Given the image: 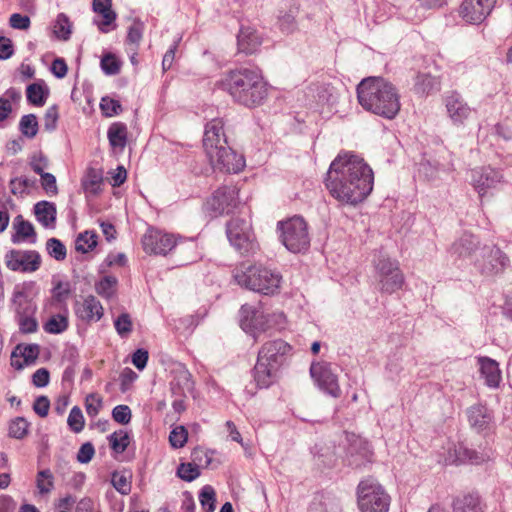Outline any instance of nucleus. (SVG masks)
Masks as SVG:
<instances>
[{"mask_svg":"<svg viewBox=\"0 0 512 512\" xmlns=\"http://www.w3.org/2000/svg\"><path fill=\"white\" fill-rule=\"evenodd\" d=\"M374 174L359 156L344 154L330 164L325 186L333 198L341 203L356 205L372 192Z\"/></svg>","mask_w":512,"mask_h":512,"instance_id":"1","label":"nucleus"},{"mask_svg":"<svg viewBox=\"0 0 512 512\" xmlns=\"http://www.w3.org/2000/svg\"><path fill=\"white\" fill-rule=\"evenodd\" d=\"M234 102L248 108L260 106L268 95L267 84L258 69L238 68L227 72L217 83Z\"/></svg>","mask_w":512,"mask_h":512,"instance_id":"2","label":"nucleus"},{"mask_svg":"<svg viewBox=\"0 0 512 512\" xmlns=\"http://www.w3.org/2000/svg\"><path fill=\"white\" fill-rule=\"evenodd\" d=\"M359 104L385 119H394L400 111V95L396 87L382 77H368L357 86Z\"/></svg>","mask_w":512,"mask_h":512,"instance_id":"3","label":"nucleus"},{"mask_svg":"<svg viewBox=\"0 0 512 512\" xmlns=\"http://www.w3.org/2000/svg\"><path fill=\"white\" fill-rule=\"evenodd\" d=\"M223 126L221 119H212L206 124L203 148L214 171L238 173L244 168L245 159L228 145Z\"/></svg>","mask_w":512,"mask_h":512,"instance_id":"4","label":"nucleus"},{"mask_svg":"<svg viewBox=\"0 0 512 512\" xmlns=\"http://www.w3.org/2000/svg\"><path fill=\"white\" fill-rule=\"evenodd\" d=\"M292 346L281 338L262 344L254 366V380L258 387L268 388L281 376L282 369L292 356Z\"/></svg>","mask_w":512,"mask_h":512,"instance_id":"5","label":"nucleus"},{"mask_svg":"<svg viewBox=\"0 0 512 512\" xmlns=\"http://www.w3.org/2000/svg\"><path fill=\"white\" fill-rule=\"evenodd\" d=\"M233 277L240 286L264 295L277 293L282 281L279 272L257 264H241L235 269Z\"/></svg>","mask_w":512,"mask_h":512,"instance_id":"6","label":"nucleus"},{"mask_svg":"<svg viewBox=\"0 0 512 512\" xmlns=\"http://www.w3.org/2000/svg\"><path fill=\"white\" fill-rule=\"evenodd\" d=\"M357 501L361 512H388L391 498L377 480L370 477L359 483Z\"/></svg>","mask_w":512,"mask_h":512,"instance_id":"7","label":"nucleus"},{"mask_svg":"<svg viewBox=\"0 0 512 512\" xmlns=\"http://www.w3.org/2000/svg\"><path fill=\"white\" fill-rule=\"evenodd\" d=\"M281 231L280 239L283 245L293 253H300L310 246V237L306 221L300 216H294L278 223Z\"/></svg>","mask_w":512,"mask_h":512,"instance_id":"8","label":"nucleus"},{"mask_svg":"<svg viewBox=\"0 0 512 512\" xmlns=\"http://www.w3.org/2000/svg\"><path fill=\"white\" fill-rule=\"evenodd\" d=\"M226 234L230 244L241 255L252 254L258 249L251 231V223L244 218H232L226 224Z\"/></svg>","mask_w":512,"mask_h":512,"instance_id":"9","label":"nucleus"},{"mask_svg":"<svg viewBox=\"0 0 512 512\" xmlns=\"http://www.w3.org/2000/svg\"><path fill=\"white\" fill-rule=\"evenodd\" d=\"M475 268L485 276L501 274L509 266V257L496 245H484L474 260Z\"/></svg>","mask_w":512,"mask_h":512,"instance_id":"10","label":"nucleus"},{"mask_svg":"<svg viewBox=\"0 0 512 512\" xmlns=\"http://www.w3.org/2000/svg\"><path fill=\"white\" fill-rule=\"evenodd\" d=\"M375 269L382 293L392 294L402 288L404 276L397 261L380 256L375 264Z\"/></svg>","mask_w":512,"mask_h":512,"instance_id":"11","label":"nucleus"},{"mask_svg":"<svg viewBox=\"0 0 512 512\" xmlns=\"http://www.w3.org/2000/svg\"><path fill=\"white\" fill-rule=\"evenodd\" d=\"M5 264L12 271L31 273L40 268L41 256L35 250L12 249L5 254Z\"/></svg>","mask_w":512,"mask_h":512,"instance_id":"12","label":"nucleus"},{"mask_svg":"<svg viewBox=\"0 0 512 512\" xmlns=\"http://www.w3.org/2000/svg\"><path fill=\"white\" fill-rule=\"evenodd\" d=\"M238 193L235 186H222L208 199L207 208L215 215L229 214L239 204Z\"/></svg>","mask_w":512,"mask_h":512,"instance_id":"13","label":"nucleus"},{"mask_svg":"<svg viewBox=\"0 0 512 512\" xmlns=\"http://www.w3.org/2000/svg\"><path fill=\"white\" fill-rule=\"evenodd\" d=\"M310 374L320 389L335 398L340 396L341 390L337 376L332 372L330 363L313 362L310 367Z\"/></svg>","mask_w":512,"mask_h":512,"instance_id":"14","label":"nucleus"},{"mask_svg":"<svg viewBox=\"0 0 512 512\" xmlns=\"http://www.w3.org/2000/svg\"><path fill=\"white\" fill-rule=\"evenodd\" d=\"M239 313L241 328L247 333H253L255 340L258 339L257 333L268 330V316L260 309L244 304L241 306Z\"/></svg>","mask_w":512,"mask_h":512,"instance_id":"15","label":"nucleus"},{"mask_svg":"<svg viewBox=\"0 0 512 512\" xmlns=\"http://www.w3.org/2000/svg\"><path fill=\"white\" fill-rule=\"evenodd\" d=\"M496 0H464L460 6V15L468 23L480 24L492 12Z\"/></svg>","mask_w":512,"mask_h":512,"instance_id":"16","label":"nucleus"},{"mask_svg":"<svg viewBox=\"0 0 512 512\" xmlns=\"http://www.w3.org/2000/svg\"><path fill=\"white\" fill-rule=\"evenodd\" d=\"M142 245L147 253L166 255L176 246V240L173 235L149 230L142 238Z\"/></svg>","mask_w":512,"mask_h":512,"instance_id":"17","label":"nucleus"},{"mask_svg":"<svg viewBox=\"0 0 512 512\" xmlns=\"http://www.w3.org/2000/svg\"><path fill=\"white\" fill-rule=\"evenodd\" d=\"M76 317L85 324L98 322L104 315L101 302L93 295H88L74 303Z\"/></svg>","mask_w":512,"mask_h":512,"instance_id":"18","label":"nucleus"},{"mask_svg":"<svg viewBox=\"0 0 512 512\" xmlns=\"http://www.w3.org/2000/svg\"><path fill=\"white\" fill-rule=\"evenodd\" d=\"M472 185L482 197L488 189L496 187L502 181V175L491 168H480L472 171Z\"/></svg>","mask_w":512,"mask_h":512,"instance_id":"19","label":"nucleus"},{"mask_svg":"<svg viewBox=\"0 0 512 512\" xmlns=\"http://www.w3.org/2000/svg\"><path fill=\"white\" fill-rule=\"evenodd\" d=\"M445 106L454 124H462L471 114L468 104L455 92L446 96Z\"/></svg>","mask_w":512,"mask_h":512,"instance_id":"20","label":"nucleus"},{"mask_svg":"<svg viewBox=\"0 0 512 512\" xmlns=\"http://www.w3.org/2000/svg\"><path fill=\"white\" fill-rule=\"evenodd\" d=\"M262 44L261 35L251 27H241L237 35L238 53L251 55L256 53Z\"/></svg>","mask_w":512,"mask_h":512,"instance_id":"21","label":"nucleus"},{"mask_svg":"<svg viewBox=\"0 0 512 512\" xmlns=\"http://www.w3.org/2000/svg\"><path fill=\"white\" fill-rule=\"evenodd\" d=\"M40 353L38 344L17 345L11 354V365L17 370L35 362Z\"/></svg>","mask_w":512,"mask_h":512,"instance_id":"22","label":"nucleus"},{"mask_svg":"<svg viewBox=\"0 0 512 512\" xmlns=\"http://www.w3.org/2000/svg\"><path fill=\"white\" fill-rule=\"evenodd\" d=\"M13 229L15 233L11 236V241L14 244L28 242L35 244L37 241V234L33 224L23 218L22 215H17L13 220Z\"/></svg>","mask_w":512,"mask_h":512,"instance_id":"23","label":"nucleus"},{"mask_svg":"<svg viewBox=\"0 0 512 512\" xmlns=\"http://www.w3.org/2000/svg\"><path fill=\"white\" fill-rule=\"evenodd\" d=\"M92 8L95 13L102 16V21L97 24L98 29L102 33H108L111 30L110 26H115L117 18L116 12L112 10V0H93Z\"/></svg>","mask_w":512,"mask_h":512,"instance_id":"24","label":"nucleus"},{"mask_svg":"<svg viewBox=\"0 0 512 512\" xmlns=\"http://www.w3.org/2000/svg\"><path fill=\"white\" fill-rule=\"evenodd\" d=\"M12 305L16 313V317L35 315L37 306L28 297L27 292L24 288L16 286L12 295Z\"/></svg>","mask_w":512,"mask_h":512,"instance_id":"25","label":"nucleus"},{"mask_svg":"<svg viewBox=\"0 0 512 512\" xmlns=\"http://www.w3.org/2000/svg\"><path fill=\"white\" fill-rule=\"evenodd\" d=\"M478 363L485 383L492 388L498 387L501 380V371L498 363L489 357H480Z\"/></svg>","mask_w":512,"mask_h":512,"instance_id":"26","label":"nucleus"},{"mask_svg":"<svg viewBox=\"0 0 512 512\" xmlns=\"http://www.w3.org/2000/svg\"><path fill=\"white\" fill-rule=\"evenodd\" d=\"M480 247V241L476 236L470 233H464L452 245V251L462 258L471 257Z\"/></svg>","mask_w":512,"mask_h":512,"instance_id":"27","label":"nucleus"},{"mask_svg":"<svg viewBox=\"0 0 512 512\" xmlns=\"http://www.w3.org/2000/svg\"><path fill=\"white\" fill-rule=\"evenodd\" d=\"M107 138L109 140L110 146L122 152L128 141V129L127 125L123 122H114L112 123L107 131Z\"/></svg>","mask_w":512,"mask_h":512,"instance_id":"28","label":"nucleus"},{"mask_svg":"<svg viewBox=\"0 0 512 512\" xmlns=\"http://www.w3.org/2000/svg\"><path fill=\"white\" fill-rule=\"evenodd\" d=\"M467 414L471 427L475 428L477 431L486 429L492 420L490 411L483 405L471 406Z\"/></svg>","mask_w":512,"mask_h":512,"instance_id":"29","label":"nucleus"},{"mask_svg":"<svg viewBox=\"0 0 512 512\" xmlns=\"http://www.w3.org/2000/svg\"><path fill=\"white\" fill-rule=\"evenodd\" d=\"M308 512H343L340 501L329 494L314 497Z\"/></svg>","mask_w":512,"mask_h":512,"instance_id":"30","label":"nucleus"},{"mask_svg":"<svg viewBox=\"0 0 512 512\" xmlns=\"http://www.w3.org/2000/svg\"><path fill=\"white\" fill-rule=\"evenodd\" d=\"M34 214L44 227H54L56 221V206L49 201H40L34 205Z\"/></svg>","mask_w":512,"mask_h":512,"instance_id":"31","label":"nucleus"},{"mask_svg":"<svg viewBox=\"0 0 512 512\" xmlns=\"http://www.w3.org/2000/svg\"><path fill=\"white\" fill-rule=\"evenodd\" d=\"M440 89V81L428 73H418L414 80L413 90L419 95H428Z\"/></svg>","mask_w":512,"mask_h":512,"instance_id":"32","label":"nucleus"},{"mask_svg":"<svg viewBox=\"0 0 512 512\" xmlns=\"http://www.w3.org/2000/svg\"><path fill=\"white\" fill-rule=\"evenodd\" d=\"M456 454L460 462L476 465L488 461L491 457L490 450L477 451L462 445L458 447Z\"/></svg>","mask_w":512,"mask_h":512,"instance_id":"33","label":"nucleus"},{"mask_svg":"<svg viewBox=\"0 0 512 512\" xmlns=\"http://www.w3.org/2000/svg\"><path fill=\"white\" fill-rule=\"evenodd\" d=\"M454 512H483L480 497L471 493L457 497L453 501Z\"/></svg>","mask_w":512,"mask_h":512,"instance_id":"34","label":"nucleus"},{"mask_svg":"<svg viewBox=\"0 0 512 512\" xmlns=\"http://www.w3.org/2000/svg\"><path fill=\"white\" fill-rule=\"evenodd\" d=\"M173 374L174 377L171 384L173 386H178V388L181 390V394H184L185 391L189 392L193 389L192 375L185 366L179 365L173 370Z\"/></svg>","mask_w":512,"mask_h":512,"instance_id":"35","label":"nucleus"},{"mask_svg":"<svg viewBox=\"0 0 512 512\" xmlns=\"http://www.w3.org/2000/svg\"><path fill=\"white\" fill-rule=\"evenodd\" d=\"M53 33L57 39L67 41L72 34V23L65 13H59L53 25Z\"/></svg>","mask_w":512,"mask_h":512,"instance_id":"36","label":"nucleus"},{"mask_svg":"<svg viewBox=\"0 0 512 512\" xmlns=\"http://www.w3.org/2000/svg\"><path fill=\"white\" fill-rule=\"evenodd\" d=\"M117 284L115 276L107 275L95 283V291L102 298L111 299L116 293Z\"/></svg>","mask_w":512,"mask_h":512,"instance_id":"37","label":"nucleus"},{"mask_svg":"<svg viewBox=\"0 0 512 512\" xmlns=\"http://www.w3.org/2000/svg\"><path fill=\"white\" fill-rule=\"evenodd\" d=\"M97 234L94 231H84L75 240V249L80 253H88L97 245Z\"/></svg>","mask_w":512,"mask_h":512,"instance_id":"38","label":"nucleus"},{"mask_svg":"<svg viewBox=\"0 0 512 512\" xmlns=\"http://www.w3.org/2000/svg\"><path fill=\"white\" fill-rule=\"evenodd\" d=\"M441 170H443V166L436 160L424 158L419 163V175L423 176L428 181L437 179Z\"/></svg>","mask_w":512,"mask_h":512,"instance_id":"39","label":"nucleus"},{"mask_svg":"<svg viewBox=\"0 0 512 512\" xmlns=\"http://www.w3.org/2000/svg\"><path fill=\"white\" fill-rule=\"evenodd\" d=\"M48 93V90L39 83H32L26 89L28 102L38 107L45 104Z\"/></svg>","mask_w":512,"mask_h":512,"instance_id":"40","label":"nucleus"},{"mask_svg":"<svg viewBox=\"0 0 512 512\" xmlns=\"http://www.w3.org/2000/svg\"><path fill=\"white\" fill-rule=\"evenodd\" d=\"M68 328V317L66 314L52 315L44 324V330L49 334H61Z\"/></svg>","mask_w":512,"mask_h":512,"instance_id":"41","label":"nucleus"},{"mask_svg":"<svg viewBox=\"0 0 512 512\" xmlns=\"http://www.w3.org/2000/svg\"><path fill=\"white\" fill-rule=\"evenodd\" d=\"M36 487L40 494H49L54 488V476L50 469H43L37 473Z\"/></svg>","mask_w":512,"mask_h":512,"instance_id":"42","label":"nucleus"},{"mask_svg":"<svg viewBox=\"0 0 512 512\" xmlns=\"http://www.w3.org/2000/svg\"><path fill=\"white\" fill-rule=\"evenodd\" d=\"M38 121L34 114H27L21 117L19 122V130L23 136L32 139L38 133Z\"/></svg>","mask_w":512,"mask_h":512,"instance_id":"43","label":"nucleus"},{"mask_svg":"<svg viewBox=\"0 0 512 512\" xmlns=\"http://www.w3.org/2000/svg\"><path fill=\"white\" fill-rule=\"evenodd\" d=\"M108 439L112 450L116 453H123L130 443V436L124 430L115 431Z\"/></svg>","mask_w":512,"mask_h":512,"instance_id":"44","label":"nucleus"},{"mask_svg":"<svg viewBox=\"0 0 512 512\" xmlns=\"http://www.w3.org/2000/svg\"><path fill=\"white\" fill-rule=\"evenodd\" d=\"M144 29V22L138 18L134 19L132 24L128 28V33L126 37L127 43L133 44L136 47H138L142 40Z\"/></svg>","mask_w":512,"mask_h":512,"instance_id":"45","label":"nucleus"},{"mask_svg":"<svg viewBox=\"0 0 512 512\" xmlns=\"http://www.w3.org/2000/svg\"><path fill=\"white\" fill-rule=\"evenodd\" d=\"M46 250L47 253L57 261H63L67 255L65 245L57 238H50L47 240Z\"/></svg>","mask_w":512,"mask_h":512,"instance_id":"46","label":"nucleus"},{"mask_svg":"<svg viewBox=\"0 0 512 512\" xmlns=\"http://www.w3.org/2000/svg\"><path fill=\"white\" fill-rule=\"evenodd\" d=\"M199 501L207 512H213L215 510L216 494L212 486L205 485L202 487L199 493Z\"/></svg>","mask_w":512,"mask_h":512,"instance_id":"47","label":"nucleus"},{"mask_svg":"<svg viewBox=\"0 0 512 512\" xmlns=\"http://www.w3.org/2000/svg\"><path fill=\"white\" fill-rule=\"evenodd\" d=\"M67 423L71 431L74 433H80L84 429V416L82 410L78 406H74L70 410Z\"/></svg>","mask_w":512,"mask_h":512,"instance_id":"48","label":"nucleus"},{"mask_svg":"<svg viewBox=\"0 0 512 512\" xmlns=\"http://www.w3.org/2000/svg\"><path fill=\"white\" fill-rule=\"evenodd\" d=\"M177 476L187 482H192L200 476V470L197 464L181 463L177 468Z\"/></svg>","mask_w":512,"mask_h":512,"instance_id":"49","label":"nucleus"},{"mask_svg":"<svg viewBox=\"0 0 512 512\" xmlns=\"http://www.w3.org/2000/svg\"><path fill=\"white\" fill-rule=\"evenodd\" d=\"M100 109L104 116L113 117L122 112V106L118 100L108 96L103 97L100 102Z\"/></svg>","mask_w":512,"mask_h":512,"instance_id":"50","label":"nucleus"},{"mask_svg":"<svg viewBox=\"0 0 512 512\" xmlns=\"http://www.w3.org/2000/svg\"><path fill=\"white\" fill-rule=\"evenodd\" d=\"M29 423L23 417H17L9 425V435L22 439L28 433Z\"/></svg>","mask_w":512,"mask_h":512,"instance_id":"51","label":"nucleus"},{"mask_svg":"<svg viewBox=\"0 0 512 512\" xmlns=\"http://www.w3.org/2000/svg\"><path fill=\"white\" fill-rule=\"evenodd\" d=\"M296 8L290 9L289 12H286L282 14L280 12L278 16V24L282 32L284 33H291L296 28V22H295V12Z\"/></svg>","mask_w":512,"mask_h":512,"instance_id":"52","label":"nucleus"},{"mask_svg":"<svg viewBox=\"0 0 512 512\" xmlns=\"http://www.w3.org/2000/svg\"><path fill=\"white\" fill-rule=\"evenodd\" d=\"M132 320L128 313L120 314L114 321V327L120 337H127L132 331Z\"/></svg>","mask_w":512,"mask_h":512,"instance_id":"53","label":"nucleus"},{"mask_svg":"<svg viewBox=\"0 0 512 512\" xmlns=\"http://www.w3.org/2000/svg\"><path fill=\"white\" fill-rule=\"evenodd\" d=\"M100 65L106 75H116L120 71V62L111 53L105 54L102 57Z\"/></svg>","mask_w":512,"mask_h":512,"instance_id":"54","label":"nucleus"},{"mask_svg":"<svg viewBox=\"0 0 512 512\" xmlns=\"http://www.w3.org/2000/svg\"><path fill=\"white\" fill-rule=\"evenodd\" d=\"M188 439V432L182 425L175 427L169 435V442L173 448H182Z\"/></svg>","mask_w":512,"mask_h":512,"instance_id":"55","label":"nucleus"},{"mask_svg":"<svg viewBox=\"0 0 512 512\" xmlns=\"http://www.w3.org/2000/svg\"><path fill=\"white\" fill-rule=\"evenodd\" d=\"M59 119V108L56 104L50 106L44 115V128L45 130L52 132L57 127V122Z\"/></svg>","mask_w":512,"mask_h":512,"instance_id":"56","label":"nucleus"},{"mask_svg":"<svg viewBox=\"0 0 512 512\" xmlns=\"http://www.w3.org/2000/svg\"><path fill=\"white\" fill-rule=\"evenodd\" d=\"M102 407V399L97 394H89L85 399V409L86 413L90 417H95L98 415L100 409Z\"/></svg>","mask_w":512,"mask_h":512,"instance_id":"57","label":"nucleus"},{"mask_svg":"<svg viewBox=\"0 0 512 512\" xmlns=\"http://www.w3.org/2000/svg\"><path fill=\"white\" fill-rule=\"evenodd\" d=\"M17 321L22 333H34L38 329V322L35 315L17 317Z\"/></svg>","mask_w":512,"mask_h":512,"instance_id":"58","label":"nucleus"},{"mask_svg":"<svg viewBox=\"0 0 512 512\" xmlns=\"http://www.w3.org/2000/svg\"><path fill=\"white\" fill-rule=\"evenodd\" d=\"M114 421L125 425L131 420V409L127 405H118L112 410Z\"/></svg>","mask_w":512,"mask_h":512,"instance_id":"59","label":"nucleus"},{"mask_svg":"<svg viewBox=\"0 0 512 512\" xmlns=\"http://www.w3.org/2000/svg\"><path fill=\"white\" fill-rule=\"evenodd\" d=\"M112 485L123 495L128 494L131 490V485L127 477L123 474L114 473L112 475Z\"/></svg>","mask_w":512,"mask_h":512,"instance_id":"60","label":"nucleus"},{"mask_svg":"<svg viewBox=\"0 0 512 512\" xmlns=\"http://www.w3.org/2000/svg\"><path fill=\"white\" fill-rule=\"evenodd\" d=\"M43 189L49 195H56L58 192L56 178L53 174L44 172L40 175Z\"/></svg>","mask_w":512,"mask_h":512,"instance_id":"61","label":"nucleus"},{"mask_svg":"<svg viewBox=\"0 0 512 512\" xmlns=\"http://www.w3.org/2000/svg\"><path fill=\"white\" fill-rule=\"evenodd\" d=\"M30 166L36 174L41 175L44 173V169L48 167V159L43 153L39 152L32 156Z\"/></svg>","mask_w":512,"mask_h":512,"instance_id":"62","label":"nucleus"},{"mask_svg":"<svg viewBox=\"0 0 512 512\" xmlns=\"http://www.w3.org/2000/svg\"><path fill=\"white\" fill-rule=\"evenodd\" d=\"M101 181V175L95 169H90L87 174V180L83 183V186L86 190H90L95 193L99 188Z\"/></svg>","mask_w":512,"mask_h":512,"instance_id":"63","label":"nucleus"},{"mask_svg":"<svg viewBox=\"0 0 512 512\" xmlns=\"http://www.w3.org/2000/svg\"><path fill=\"white\" fill-rule=\"evenodd\" d=\"M95 454V449L92 443L86 442L81 445L78 453H77V460L82 463L86 464L90 462Z\"/></svg>","mask_w":512,"mask_h":512,"instance_id":"64","label":"nucleus"}]
</instances>
